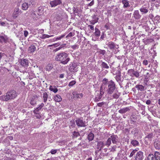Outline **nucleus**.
Instances as JSON below:
<instances>
[{"label":"nucleus","mask_w":160,"mask_h":160,"mask_svg":"<svg viewBox=\"0 0 160 160\" xmlns=\"http://www.w3.org/2000/svg\"><path fill=\"white\" fill-rule=\"evenodd\" d=\"M53 68V65L51 64H49L46 66L45 69L46 71H49L51 70Z\"/></svg>","instance_id":"obj_36"},{"label":"nucleus","mask_w":160,"mask_h":160,"mask_svg":"<svg viewBox=\"0 0 160 160\" xmlns=\"http://www.w3.org/2000/svg\"><path fill=\"white\" fill-rule=\"evenodd\" d=\"M53 35H48L43 34L42 35V36L40 37V38L42 39H44L46 38H49L50 37H53Z\"/></svg>","instance_id":"obj_44"},{"label":"nucleus","mask_w":160,"mask_h":160,"mask_svg":"<svg viewBox=\"0 0 160 160\" xmlns=\"http://www.w3.org/2000/svg\"><path fill=\"white\" fill-rule=\"evenodd\" d=\"M19 62L23 67H27L28 66V61L27 59L22 58L19 60Z\"/></svg>","instance_id":"obj_9"},{"label":"nucleus","mask_w":160,"mask_h":160,"mask_svg":"<svg viewBox=\"0 0 160 160\" xmlns=\"http://www.w3.org/2000/svg\"><path fill=\"white\" fill-rule=\"evenodd\" d=\"M137 151V150L136 149H134L132 150V151L130 155L129 156V157H132L136 152Z\"/></svg>","instance_id":"obj_48"},{"label":"nucleus","mask_w":160,"mask_h":160,"mask_svg":"<svg viewBox=\"0 0 160 160\" xmlns=\"http://www.w3.org/2000/svg\"><path fill=\"white\" fill-rule=\"evenodd\" d=\"M98 52L100 54H102V55H104L106 53V51L105 50H100Z\"/></svg>","instance_id":"obj_50"},{"label":"nucleus","mask_w":160,"mask_h":160,"mask_svg":"<svg viewBox=\"0 0 160 160\" xmlns=\"http://www.w3.org/2000/svg\"><path fill=\"white\" fill-rule=\"evenodd\" d=\"M153 137V134L152 133H148L147 134L144 138L146 142V144H148L149 142H150L152 140Z\"/></svg>","instance_id":"obj_4"},{"label":"nucleus","mask_w":160,"mask_h":160,"mask_svg":"<svg viewBox=\"0 0 160 160\" xmlns=\"http://www.w3.org/2000/svg\"><path fill=\"white\" fill-rule=\"evenodd\" d=\"M65 35H66L65 34H64L60 36H58V37H55L52 40V41L53 42H55L57 41L60 40L62 38L64 37Z\"/></svg>","instance_id":"obj_23"},{"label":"nucleus","mask_w":160,"mask_h":160,"mask_svg":"<svg viewBox=\"0 0 160 160\" xmlns=\"http://www.w3.org/2000/svg\"><path fill=\"white\" fill-rule=\"evenodd\" d=\"M53 99L55 101L58 102H61L62 100L61 96L59 95H55Z\"/></svg>","instance_id":"obj_24"},{"label":"nucleus","mask_w":160,"mask_h":160,"mask_svg":"<svg viewBox=\"0 0 160 160\" xmlns=\"http://www.w3.org/2000/svg\"><path fill=\"white\" fill-rule=\"evenodd\" d=\"M14 32L16 34V35L17 37H18L20 34L22 33L21 31H22V29L19 26L17 25L16 27H13Z\"/></svg>","instance_id":"obj_6"},{"label":"nucleus","mask_w":160,"mask_h":160,"mask_svg":"<svg viewBox=\"0 0 160 160\" xmlns=\"http://www.w3.org/2000/svg\"><path fill=\"white\" fill-rule=\"evenodd\" d=\"M29 5H30V4H29L27 2H25L23 3L22 6V9L24 10H26L28 9Z\"/></svg>","instance_id":"obj_22"},{"label":"nucleus","mask_w":160,"mask_h":160,"mask_svg":"<svg viewBox=\"0 0 160 160\" xmlns=\"http://www.w3.org/2000/svg\"><path fill=\"white\" fill-rule=\"evenodd\" d=\"M133 16L135 19H136L140 18L141 17V16L139 14V11L138 10L134 11L133 14Z\"/></svg>","instance_id":"obj_20"},{"label":"nucleus","mask_w":160,"mask_h":160,"mask_svg":"<svg viewBox=\"0 0 160 160\" xmlns=\"http://www.w3.org/2000/svg\"><path fill=\"white\" fill-rule=\"evenodd\" d=\"M135 87L137 88L138 90L141 91H143L144 90V87L141 85H137Z\"/></svg>","instance_id":"obj_29"},{"label":"nucleus","mask_w":160,"mask_h":160,"mask_svg":"<svg viewBox=\"0 0 160 160\" xmlns=\"http://www.w3.org/2000/svg\"><path fill=\"white\" fill-rule=\"evenodd\" d=\"M71 47L73 48L74 49H76L77 48H78V45L75 44L74 45H72L71 46Z\"/></svg>","instance_id":"obj_59"},{"label":"nucleus","mask_w":160,"mask_h":160,"mask_svg":"<svg viewBox=\"0 0 160 160\" xmlns=\"http://www.w3.org/2000/svg\"><path fill=\"white\" fill-rule=\"evenodd\" d=\"M76 83V82L75 81H72L69 82L68 84V86L69 87L72 86L74 85Z\"/></svg>","instance_id":"obj_49"},{"label":"nucleus","mask_w":160,"mask_h":160,"mask_svg":"<svg viewBox=\"0 0 160 160\" xmlns=\"http://www.w3.org/2000/svg\"><path fill=\"white\" fill-rule=\"evenodd\" d=\"M33 113L35 117L38 119H40L41 118V116L40 113H39V112L36 111L35 112V111H33Z\"/></svg>","instance_id":"obj_38"},{"label":"nucleus","mask_w":160,"mask_h":160,"mask_svg":"<svg viewBox=\"0 0 160 160\" xmlns=\"http://www.w3.org/2000/svg\"><path fill=\"white\" fill-rule=\"evenodd\" d=\"M131 109L130 107H127L121 108L118 110V112L121 114H123L127 112H129Z\"/></svg>","instance_id":"obj_13"},{"label":"nucleus","mask_w":160,"mask_h":160,"mask_svg":"<svg viewBox=\"0 0 160 160\" xmlns=\"http://www.w3.org/2000/svg\"><path fill=\"white\" fill-rule=\"evenodd\" d=\"M131 144H132L134 147H136L138 146L139 144V142L136 140H133L131 141Z\"/></svg>","instance_id":"obj_32"},{"label":"nucleus","mask_w":160,"mask_h":160,"mask_svg":"<svg viewBox=\"0 0 160 160\" xmlns=\"http://www.w3.org/2000/svg\"><path fill=\"white\" fill-rule=\"evenodd\" d=\"M155 160H160V154L158 152H156L154 154Z\"/></svg>","instance_id":"obj_33"},{"label":"nucleus","mask_w":160,"mask_h":160,"mask_svg":"<svg viewBox=\"0 0 160 160\" xmlns=\"http://www.w3.org/2000/svg\"><path fill=\"white\" fill-rule=\"evenodd\" d=\"M142 64L145 66L148 65V61L146 60H144L143 61Z\"/></svg>","instance_id":"obj_56"},{"label":"nucleus","mask_w":160,"mask_h":160,"mask_svg":"<svg viewBox=\"0 0 160 160\" xmlns=\"http://www.w3.org/2000/svg\"><path fill=\"white\" fill-rule=\"evenodd\" d=\"M116 146H114L112 148H110L109 149L110 150L111 152H113L116 151Z\"/></svg>","instance_id":"obj_51"},{"label":"nucleus","mask_w":160,"mask_h":160,"mask_svg":"<svg viewBox=\"0 0 160 160\" xmlns=\"http://www.w3.org/2000/svg\"><path fill=\"white\" fill-rule=\"evenodd\" d=\"M119 96L120 94L118 92H117L113 93L112 95V97L113 98L118 99L119 97Z\"/></svg>","instance_id":"obj_42"},{"label":"nucleus","mask_w":160,"mask_h":160,"mask_svg":"<svg viewBox=\"0 0 160 160\" xmlns=\"http://www.w3.org/2000/svg\"><path fill=\"white\" fill-rule=\"evenodd\" d=\"M38 13H37L38 15L40 16L41 15V14L42 13V10L41 8H38Z\"/></svg>","instance_id":"obj_53"},{"label":"nucleus","mask_w":160,"mask_h":160,"mask_svg":"<svg viewBox=\"0 0 160 160\" xmlns=\"http://www.w3.org/2000/svg\"><path fill=\"white\" fill-rule=\"evenodd\" d=\"M154 146L156 149H160V141L157 139H155L154 143Z\"/></svg>","instance_id":"obj_19"},{"label":"nucleus","mask_w":160,"mask_h":160,"mask_svg":"<svg viewBox=\"0 0 160 160\" xmlns=\"http://www.w3.org/2000/svg\"><path fill=\"white\" fill-rule=\"evenodd\" d=\"M106 83H103L102 84V85L100 89V91H105V88L106 87Z\"/></svg>","instance_id":"obj_46"},{"label":"nucleus","mask_w":160,"mask_h":160,"mask_svg":"<svg viewBox=\"0 0 160 160\" xmlns=\"http://www.w3.org/2000/svg\"><path fill=\"white\" fill-rule=\"evenodd\" d=\"M90 23L92 24H94L97 22V19H96L95 21L92 20L90 21Z\"/></svg>","instance_id":"obj_61"},{"label":"nucleus","mask_w":160,"mask_h":160,"mask_svg":"<svg viewBox=\"0 0 160 160\" xmlns=\"http://www.w3.org/2000/svg\"><path fill=\"white\" fill-rule=\"evenodd\" d=\"M122 2L123 4V7L124 8H127L130 7V5L129 3V2L127 0H123L122 1Z\"/></svg>","instance_id":"obj_25"},{"label":"nucleus","mask_w":160,"mask_h":160,"mask_svg":"<svg viewBox=\"0 0 160 160\" xmlns=\"http://www.w3.org/2000/svg\"><path fill=\"white\" fill-rule=\"evenodd\" d=\"M92 19L94 20V21H95L96 19H97V22L98 21V18L97 17V15H94L92 17Z\"/></svg>","instance_id":"obj_54"},{"label":"nucleus","mask_w":160,"mask_h":160,"mask_svg":"<svg viewBox=\"0 0 160 160\" xmlns=\"http://www.w3.org/2000/svg\"><path fill=\"white\" fill-rule=\"evenodd\" d=\"M104 146L105 144L103 142H98L97 143V148L99 150V151H100Z\"/></svg>","instance_id":"obj_17"},{"label":"nucleus","mask_w":160,"mask_h":160,"mask_svg":"<svg viewBox=\"0 0 160 160\" xmlns=\"http://www.w3.org/2000/svg\"><path fill=\"white\" fill-rule=\"evenodd\" d=\"M42 97L43 102L45 103L46 102L48 98V94L46 92H44L42 94Z\"/></svg>","instance_id":"obj_28"},{"label":"nucleus","mask_w":160,"mask_h":160,"mask_svg":"<svg viewBox=\"0 0 160 160\" xmlns=\"http://www.w3.org/2000/svg\"><path fill=\"white\" fill-rule=\"evenodd\" d=\"M129 74L131 76L133 77V76L138 78L139 76V72L137 71H135L133 69H129L128 71Z\"/></svg>","instance_id":"obj_7"},{"label":"nucleus","mask_w":160,"mask_h":160,"mask_svg":"<svg viewBox=\"0 0 160 160\" xmlns=\"http://www.w3.org/2000/svg\"><path fill=\"white\" fill-rule=\"evenodd\" d=\"M144 158L143 152L142 151H139L136 153L135 160H143Z\"/></svg>","instance_id":"obj_8"},{"label":"nucleus","mask_w":160,"mask_h":160,"mask_svg":"<svg viewBox=\"0 0 160 160\" xmlns=\"http://www.w3.org/2000/svg\"><path fill=\"white\" fill-rule=\"evenodd\" d=\"M78 65L77 64L74 63L72 64L70 66L69 68V70L71 72H75L77 71V69L78 68L77 67Z\"/></svg>","instance_id":"obj_12"},{"label":"nucleus","mask_w":160,"mask_h":160,"mask_svg":"<svg viewBox=\"0 0 160 160\" xmlns=\"http://www.w3.org/2000/svg\"><path fill=\"white\" fill-rule=\"evenodd\" d=\"M94 138V134L92 132H90L88 135V139L90 141L92 140Z\"/></svg>","instance_id":"obj_39"},{"label":"nucleus","mask_w":160,"mask_h":160,"mask_svg":"<svg viewBox=\"0 0 160 160\" xmlns=\"http://www.w3.org/2000/svg\"><path fill=\"white\" fill-rule=\"evenodd\" d=\"M112 143L117 144L118 142V137L116 135H112L110 137Z\"/></svg>","instance_id":"obj_16"},{"label":"nucleus","mask_w":160,"mask_h":160,"mask_svg":"<svg viewBox=\"0 0 160 160\" xmlns=\"http://www.w3.org/2000/svg\"><path fill=\"white\" fill-rule=\"evenodd\" d=\"M115 78L116 80L118 82L119 81L120 79H121V76L120 75H118L116 76L115 77Z\"/></svg>","instance_id":"obj_52"},{"label":"nucleus","mask_w":160,"mask_h":160,"mask_svg":"<svg viewBox=\"0 0 160 160\" xmlns=\"http://www.w3.org/2000/svg\"><path fill=\"white\" fill-rule=\"evenodd\" d=\"M154 156L152 154H150L148 156L146 160H154Z\"/></svg>","instance_id":"obj_40"},{"label":"nucleus","mask_w":160,"mask_h":160,"mask_svg":"<svg viewBox=\"0 0 160 160\" xmlns=\"http://www.w3.org/2000/svg\"><path fill=\"white\" fill-rule=\"evenodd\" d=\"M101 66L102 68L108 69L109 68V66L106 63L104 62H102Z\"/></svg>","instance_id":"obj_27"},{"label":"nucleus","mask_w":160,"mask_h":160,"mask_svg":"<svg viewBox=\"0 0 160 160\" xmlns=\"http://www.w3.org/2000/svg\"><path fill=\"white\" fill-rule=\"evenodd\" d=\"M102 97V96L101 95H100L99 94L95 98V101L96 102H97L99 101L100 100L101 98Z\"/></svg>","instance_id":"obj_45"},{"label":"nucleus","mask_w":160,"mask_h":160,"mask_svg":"<svg viewBox=\"0 0 160 160\" xmlns=\"http://www.w3.org/2000/svg\"><path fill=\"white\" fill-rule=\"evenodd\" d=\"M103 81H104L105 82V83H106V84H107V85H108V82H109V81H108V79H106V78H104L103 80Z\"/></svg>","instance_id":"obj_62"},{"label":"nucleus","mask_w":160,"mask_h":160,"mask_svg":"<svg viewBox=\"0 0 160 160\" xmlns=\"http://www.w3.org/2000/svg\"><path fill=\"white\" fill-rule=\"evenodd\" d=\"M56 61H60L63 64H67L70 60L67 53L65 52L61 53L57 55L55 58Z\"/></svg>","instance_id":"obj_1"},{"label":"nucleus","mask_w":160,"mask_h":160,"mask_svg":"<svg viewBox=\"0 0 160 160\" xmlns=\"http://www.w3.org/2000/svg\"><path fill=\"white\" fill-rule=\"evenodd\" d=\"M20 13V12L19 11L18 9H16L14 11V12L13 14V17L14 18H16L18 16L19 13Z\"/></svg>","instance_id":"obj_31"},{"label":"nucleus","mask_w":160,"mask_h":160,"mask_svg":"<svg viewBox=\"0 0 160 160\" xmlns=\"http://www.w3.org/2000/svg\"><path fill=\"white\" fill-rule=\"evenodd\" d=\"M44 104L42 103L40 104L37 108H36L34 111H35V112H36V111L39 112L41 108L44 106Z\"/></svg>","instance_id":"obj_35"},{"label":"nucleus","mask_w":160,"mask_h":160,"mask_svg":"<svg viewBox=\"0 0 160 160\" xmlns=\"http://www.w3.org/2000/svg\"><path fill=\"white\" fill-rule=\"evenodd\" d=\"M108 89L107 91L108 94H112L116 89L115 83L112 80H111L108 82Z\"/></svg>","instance_id":"obj_2"},{"label":"nucleus","mask_w":160,"mask_h":160,"mask_svg":"<svg viewBox=\"0 0 160 160\" xmlns=\"http://www.w3.org/2000/svg\"><path fill=\"white\" fill-rule=\"evenodd\" d=\"M28 34V32L27 31H24V35L25 37H27Z\"/></svg>","instance_id":"obj_63"},{"label":"nucleus","mask_w":160,"mask_h":160,"mask_svg":"<svg viewBox=\"0 0 160 160\" xmlns=\"http://www.w3.org/2000/svg\"><path fill=\"white\" fill-rule=\"evenodd\" d=\"M95 35L96 37H99L100 35V31L97 28H95Z\"/></svg>","instance_id":"obj_41"},{"label":"nucleus","mask_w":160,"mask_h":160,"mask_svg":"<svg viewBox=\"0 0 160 160\" xmlns=\"http://www.w3.org/2000/svg\"><path fill=\"white\" fill-rule=\"evenodd\" d=\"M94 3V1L92 0L89 3L88 5V6H91L93 5Z\"/></svg>","instance_id":"obj_60"},{"label":"nucleus","mask_w":160,"mask_h":160,"mask_svg":"<svg viewBox=\"0 0 160 160\" xmlns=\"http://www.w3.org/2000/svg\"><path fill=\"white\" fill-rule=\"evenodd\" d=\"M57 152V149H52L50 152L52 154H55Z\"/></svg>","instance_id":"obj_57"},{"label":"nucleus","mask_w":160,"mask_h":160,"mask_svg":"<svg viewBox=\"0 0 160 160\" xmlns=\"http://www.w3.org/2000/svg\"><path fill=\"white\" fill-rule=\"evenodd\" d=\"M73 134H72V138H77L79 136H80V134L78 132L76 131H74L72 132Z\"/></svg>","instance_id":"obj_30"},{"label":"nucleus","mask_w":160,"mask_h":160,"mask_svg":"<svg viewBox=\"0 0 160 160\" xmlns=\"http://www.w3.org/2000/svg\"><path fill=\"white\" fill-rule=\"evenodd\" d=\"M104 102H102L97 103V106L99 107H101L104 104Z\"/></svg>","instance_id":"obj_58"},{"label":"nucleus","mask_w":160,"mask_h":160,"mask_svg":"<svg viewBox=\"0 0 160 160\" xmlns=\"http://www.w3.org/2000/svg\"><path fill=\"white\" fill-rule=\"evenodd\" d=\"M36 101L34 99H32L30 101V103L32 106H34L36 104Z\"/></svg>","instance_id":"obj_47"},{"label":"nucleus","mask_w":160,"mask_h":160,"mask_svg":"<svg viewBox=\"0 0 160 160\" xmlns=\"http://www.w3.org/2000/svg\"><path fill=\"white\" fill-rule=\"evenodd\" d=\"M8 93V92L6 95H3L1 96L0 97V99L5 101H7L11 99L10 96H9L10 95Z\"/></svg>","instance_id":"obj_14"},{"label":"nucleus","mask_w":160,"mask_h":160,"mask_svg":"<svg viewBox=\"0 0 160 160\" xmlns=\"http://www.w3.org/2000/svg\"><path fill=\"white\" fill-rule=\"evenodd\" d=\"M61 3L62 1L61 0H54L51 1L50 2V4L52 7H53L60 4Z\"/></svg>","instance_id":"obj_10"},{"label":"nucleus","mask_w":160,"mask_h":160,"mask_svg":"<svg viewBox=\"0 0 160 160\" xmlns=\"http://www.w3.org/2000/svg\"><path fill=\"white\" fill-rule=\"evenodd\" d=\"M36 49V48L34 45H32L29 47L28 48V51L29 52H34Z\"/></svg>","instance_id":"obj_26"},{"label":"nucleus","mask_w":160,"mask_h":160,"mask_svg":"<svg viewBox=\"0 0 160 160\" xmlns=\"http://www.w3.org/2000/svg\"><path fill=\"white\" fill-rule=\"evenodd\" d=\"M107 45L110 49H114L116 47L115 43L112 42H109Z\"/></svg>","instance_id":"obj_21"},{"label":"nucleus","mask_w":160,"mask_h":160,"mask_svg":"<svg viewBox=\"0 0 160 160\" xmlns=\"http://www.w3.org/2000/svg\"><path fill=\"white\" fill-rule=\"evenodd\" d=\"M151 102V101L150 100H147L146 102V104L147 105H150Z\"/></svg>","instance_id":"obj_64"},{"label":"nucleus","mask_w":160,"mask_h":160,"mask_svg":"<svg viewBox=\"0 0 160 160\" xmlns=\"http://www.w3.org/2000/svg\"><path fill=\"white\" fill-rule=\"evenodd\" d=\"M72 94L73 95V98H76V99L81 98H82L83 96V94L82 93L79 94L76 91L73 92Z\"/></svg>","instance_id":"obj_18"},{"label":"nucleus","mask_w":160,"mask_h":160,"mask_svg":"<svg viewBox=\"0 0 160 160\" xmlns=\"http://www.w3.org/2000/svg\"><path fill=\"white\" fill-rule=\"evenodd\" d=\"M111 139L110 138H109L107 140L105 145L107 146L108 147L111 144Z\"/></svg>","instance_id":"obj_43"},{"label":"nucleus","mask_w":160,"mask_h":160,"mask_svg":"<svg viewBox=\"0 0 160 160\" xmlns=\"http://www.w3.org/2000/svg\"><path fill=\"white\" fill-rule=\"evenodd\" d=\"M74 35L72 33V32H70L69 33L68 35L66 37V38H68L72 36H73Z\"/></svg>","instance_id":"obj_55"},{"label":"nucleus","mask_w":160,"mask_h":160,"mask_svg":"<svg viewBox=\"0 0 160 160\" xmlns=\"http://www.w3.org/2000/svg\"><path fill=\"white\" fill-rule=\"evenodd\" d=\"M149 8V5L148 4H145L140 9V11L142 14H145L148 12Z\"/></svg>","instance_id":"obj_5"},{"label":"nucleus","mask_w":160,"mask_h":160,"mask_svg":"<svg viewBox=\"0 0 160 160\" xmlns=\"http://www.w3.org/2000/svg\"><path fill=\"white\" fill-rule=\"evenodd\" d=\"M8 41V38L7 36L4 35H0V42L2 43H6Z\"/></svg>","instance_id":"obj_11"},{"label":"nucleus","mask_w":160,"mask_h":160,"mask_svg":"<svg viewBox=\"0 0 160 160\" xmlns=\"http://www.w3.org/2000/svg\"><path fill=\"white\" fill-rule=\"evenodd\" d=\"M8 94L10 95V97L11 99H13L17 96V94L16 92L14 90H12L9 92H8Z\"/></svg>","instance_id":"obj_15"},{"label":"nucleus","mask_w":160,"mask_h":160,"mask_svg":"<svg viewBox=\"0 0 160 160\" xmlns=\"http://www.w3.org/2000/svg\"><path fill=\"white\" fill-rule=\"evenodd\" d=\"M31 17L34 20H36L38 19V17L34 11H33L31 14Z\"/></svg>","instance_id":"obj_34"},{"label":"nucleus","mask_w":160,"mask_h":160,"mask_svg":"<svg viewBox=\"0 0 160 160\" xmlns=\"http://www.w3.org/2000/svg\"><path fill=\"white\" fill-rule=\"evenodd\" d=\"M49 90L54 93H56L58 91V89L55 86L52 87V86H51L49 88Z\"/></svg>","instance_id":"obj_37"},{"label":"nucleus","mask_w":160,"mask_h":160,"mask_svg":"<svg viewBox=\"0 0 160 160\" xmlns=\"http://www.w3.org/2000/svg\"><path fill=\"white\" fill-rule=\"evenodd\" d=\"M76 125L79 127H85L86 126V123L80 118H77L75 120Z\"/></svg>","instance_id":"obj_3"}]
</instances>
